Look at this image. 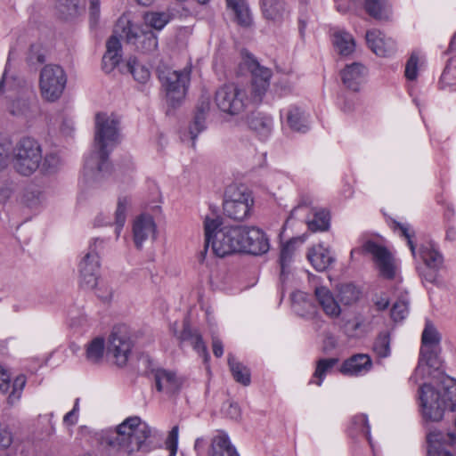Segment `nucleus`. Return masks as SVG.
<instances>
[{
	"mask_svg": "<svg viewBox=\"0 0 456 456\" xmlns=\"http://www.w3.org/2000/svg\"><path fill=\"white\" fill-rule=\"evenodd\" d=\"M409 312V303L404 298L398 299L392 306L391 317L395 322L403 320Z\"/></svg>",
	"mask_w": 456,
	"mask_h": 456,
	"instance_id": "obj_50",
	"label": "nucleus"
},
{
	"mask_svg": "<svg viewBox=\"0 0 456 456\" xmlns=\"http://www.w3.org/2000/svg\"><path fill=\"white\" fill-rule=\"evenodd\" d=\"M393 225L394 230H399L401 236L406 239L412 256L417 258V248L412 240L414 232L411 228L410 224L394 221ZM418 255L426 266L430 268H441L443 265V255L440 253L436 246L431 241L421 244L419 248Z\"/></svg>",
	"mask_w": 456,
	"mask_h": 456,
	"instance_id": "obj_9",
	"label": "nucleus"
},
{
	"mask_svg": "<svg viewBox=\"0 0 456 456\" xmlns=\"http://www.w3.org/2000/svg\"><path fill=\"white\" fill-rule=\"evenodd\" d=\"M264 17L273 22L281 23L288 16L285 4L281 0H262Z\"/></svg>",
	"mask_w": 456,
	"mask_h": 456,
	"instance_id": "obj_29",
	"label": "nucleus"
},
{
	"mask_svg": "<svg viewBox=\"0 0 456 456\" xmlns=\"http://www.w3.org/2000/svg\"><path fill=\"white\" fill-rule=\"evenodd\" d=\"M42 191L36 187H28L23 192L21 201L29 208H37L44 201Z\"/></svg>",
	"mask_w": 456,
	"mask_h": 456,
	"instance_id": "obj_44",
	"label": "nucleus"
},
{
	"mask_svg": "<svg viewBox=\"0 0 456 456\" xmlns=\"http://www.w3.org/2000/svg\"><path fill=\"white\" fill-rule=\"evenodd\" d=\"M42 162V147L30 136L20 138L12 149V166L23 176H30L39 169Z\"/></svg>",
	"mask_w": 456,
	"mask_h": 456,
	"instance_id": "obj_6",
	"label": "nucleus"
},
{
	"mask_svg": "<svg viewBox=\"0 0 456 456\" xmlns=\"http://www.w3.org/2000/svg\"><path fill=\"white\" fill-rule=\"evenodd\" d=\"M243 64L252 76L248 87L250 95L247 94L246 90L233 84L224 85L216 93L215 101L218 109L232 116L244 111L249 102L260 103L270 86L271 69L261 66L252 54H245Z\"/></svg>",
	"mask_w": 456,
	"mask_h": 456,
	"instance_id": "obj_1",
	"label": "nucleus"
},
{
	"mask_svg": "<svg viewBox=\"0 0 456 456\" xmlns=\"http://www.w3.org/2000/svg\"><path fill=\"white\" fill-rule=\"evenodd\" d=\"M422 414L426 419L439 421L445 410H456V379L442 375L437 389L429 384L420 388Z\"/></svg>",
	"mask_w": 456,
	"mask_h": 456,
	"instance_id": "obj_4",
	"label": "nucleus"
},
{
	"mask_svg": "<svg viewBox=\"0 0 456 456\" xmlns=\"http://www.w3.org/2000/svg\"><path fill=\"white\" fill-rule=\"evenodd\" d=\"M154 379L157 390L167 395L178 393L182 387L183 379L171 370L158 369L155 370Z\"/></svg>",
	"mask_w": 456,
	"mask_h": 456,
	"instance_id": "obj_20",
	"label": "nucleus"
},
{
	"mask_svg": "<svg viewBox=\"0 0 456 456\" xmlns=\"http://www.w3.org/2000/svg\"><path fill=\"white\" fill-rule=\"evenodd\" d=\"M104 349V339L100 337L94 338L86 346V360L91 363H99L102 360Z\"/></svg>",
	"mask_w": 456,
	"mask_h": 456,
	"instance_id": "obj_40",
	"label": "nucleus"
},
{
	"mask_svg": "<svg viewBox=\"0 0 456 456\" xmlns=\"http://www.w3.org/2000/svg\"><path fill=\"white\" fill-rule=\"evenodd\" d=\"M118 141V121L112 116L98 113L95 117V150L86 157L84 165V175L87 180L100 182L110 174L109 155Z\"/></svg>",
	"mask_w": 456,
	"mask_h": 456,
	"instance_id": "obj_2",
	"label": "nucleus"
},
{
	"mask_svg": "<svg viewBox=\"0 0 456 456\" xmlns=\"http://www.w3.org/2000/svg\"><path fill=\"white\" fill-rule=\"evenodd\" d=\"M227 6L235 15L237 22L243 26L248 27L251 24V17L249 10L244 0H226Z\"/></svg>",
	"mask_w": 456,
	"mask_h": 456,
	"instance_id": "obj_37",
	"label": "nucleus"
},
{
	"mask_svg": "<svg viewBox=\"0 0 456 456\" xmlns=\"http://www.w3.org/2000/svg\"><path fill=\"white\" fill-rule=\"evenodd\" d=\"M315 297L324 313L330 317H338L341 309L332 293L326 287H317L314 290Z\"/></svg>",
	"mask_w": 456,
	"mask_h": 456,
	"instance_id": "obj_28",
	"label": "nucleus"
},
{
	"mask_svg": "<svg viewBox=\"0 0 456 456\" xmlns=\"http://www.w3.org/2000/svg\"><path fill=\"white\" fill-rule=\"evenodd\" d=\"M67 6L69 15L78 13L79 10L84 6L85 0H64Z\"/></svg>",
	"mask_w": 456,
	"mask_h": 456,
	"instance_id": "obj_59",
	"label": "nucleus"
},
{
	"mask_svg": "<svg viewBox=\"0 0 456 456\" xmlns=\"http://www.w3.org/2000/svg\"><path fill=\"white\" fill-rule=\"evenodd\" d=\"M373 351L379 358L390 355V336L387 332L379 334L373 344Z\"/></svg>",
	"mask_w": 456,
	"mask_h": 456,
	"instance_id": "obj_47",
	"label": "nucleus"
},
{
	"mask_svg": "<svg viewBox=\"0 0 456 456\" xmlns=\"http://www.w3.org/2000/svg\"><path fill=\"white\" fill-rule=\"evenodd\" d=\"M338 358H322L316 362L315 370L309 381V384L322 386L325 377L331 372L338 364Z\"/></svg>",
	"mask_w": 456,
	"mask_h": 456,
	"instance_id": "obj_33",
	"label": "nucleus"
},
{
	"mask_svg": "<svg viewBox=\"0 0 456 456\" xmlns=\"http://www.w3.org/2000/svg\"><path fill=\"white\" fill-rule=\"evenodd\" d=\"M156 224L153 218L149 215L138 216L133 225L134 241L137 248H141L148 239L155 238Z\"/></svg>",
	"mask_w": 456,
	"mask_h": 456,
	"instance_id": "obj_21",
	"label": "nucleus"
},
{
	"mask_svg": "<svg viewBox=\"0 0 456 456\" xmlns=\"http://www.w3.org/2000/svg\"><path fill=\"white\" fill-rule=\"evenodd\" d=\"M308 228L312 232H323L330 227V214L326 210H320L314 213V218L308 223Z\"/></svg>",
	"mask_w": 456,
	"mask_h": 456,
	"instance_id": "obj_45",
	"label": "nucleus"
},
{
	"mask_svg": "<svg viewBox=\"0 0 456 456\" xmlns=\"http://www.w3.org/2000/svg\"><path fill=\"white\" fill-rule=\"evenodd\" d=\"M191 67H185L181 70L167 69L159 72V78L171 106L175 107L184 99L191 81Z\"/></svg>",
	"mask_w": 456,
	"mask_h": 456,
	"instance_id": "obj_7",
	"label": "nucleus"
},
{
	"mask_svg": "<svg viewBox=\"0 0 456 456\" xmlns=\"http://www.w3.org/2000/svg\"><path fill=\"white\" fill-rule=\"evenodd\" d=\"M365 10L370 16L376 20H386L390 16L387 0H365Z\"/></svg>",
	"mask_w": 456,
	"mask_h": 456,
	"instance_id": "obj_35",
	"label": "nucleus"
},
{
	"mask_svg": "<svg viewBox=\"0 0 456 456\" xmlns=\"http://www.w3.org/2000/svg\"><path fill=\"white\" fill-rule=\"evenodd\" d=\"M11 153L10 142L0 139V171L4 169L8 165Z\"/></svg>",
	"mask_w": 456,
	"mask_h": 456,
	"instance_id": "obj_56",
	"label": "nucleus"
},
{
	"mask_svg": "<svg viewBox=\"0 0 456 456\" xmlns=\"http://www.w3.org/2000/svg\"><path fill=\"white\" fill-rule=\"evenodd\" d=\"M253 199L249 192L230 187L223 204L224 215L235 221H243L250 216Z\"/></svg>",
	"mask_w": 456,
	"mask_h": 456,
	"instance_id": "obj_12",
	"label": "nucleus"
},
{
	"mask_svg": "<svg viewBox=\"0 0 456 456\" xmlns=\"http://www.w3.org/2000/svg\"><path fill=\"white\" fill-rule=\"evenodd\" d=\"M130 204V200L127 197H119L118 200L117 209L115 211V232L117 237L119 236L120 232L126 223V210Z\"/></svg>",
	"mask_w": 456,
	"mask_h": 456,
	"instance_id": "obj_42",
	"label": "nucleus"
},
{
	"mask_svg": "<svg viewBox=\"0 0 456 456\" xmlns=\"http://www.w3.org/2000/svg\"><path fill=\"white\" fill-rule=\"evenodd\" d=\"M441 337L430 322H427L421 336V347H439Z\"/></svg>",
	"mask_w": 456,
	"mask_h": 456,
	"instance_id": "obj_43",
	"label": "nucleus"
},
{
	"mask_svg": "<svg viewBox=\"0 0 456 456\" xmlns=\"http://www.w3.org/2000/svg\"><path fill=\"white\" fill-rule=\"evenodd\" d=\"M440 268H430L428 266L418 267L420 277L427 282L436 283L437 281V273Z\"/></svg>",
	"mask_w": 456,
	"mask_h": 456,
	"instance_id": "obj_55",
	"label": "nucleus"
},
{
	"mask_svg": "<svg viewBox=\"0 0 456 456\" xmlns=\"http://www.w3.org/2000/svg\"><path fill=\"white\" fill-rule=\"evenodd\" d=\"M11 376L9 372L0 365V391L5 393L10 387Z\"/></svg>",
	"mask_w": 456,
	"mask_h": 456,
	"instance_id": "obj_61",
	"label": "nucleus"
},
{
	"mask_svg": "<svg viewBox=\"0 0 456 456\" xmlns=\"http://www.w3.org/2000/svg\"><path fill=\"white\" fill-rule=\"evenodd\" d=\"M93 289H95L97 297L103 301H108L112 297V289L103 281L98 280V284Z\"/></svg>",
	"mask_w": 456,
	"mask_h": 456,
	"instance_id": "obj_54",
	"label": "nucleus"
},
{
	"mask_svg": "<svg viewBox=\"0 0 456 456\" xmlns=\"http://www.w3.org/2000/svg\"><path fill=\"white\" fill-rule=\"evenodd\" d=\"M281 117L286 120L288 126L293 131L305 133L309 129L308 116L297 106L292 105L282 110Z\"/></svg>",
	"mask_w": 456,
	"mask_h": 456,
	"instance_id": "obj_23",
	"label": "nucleus"
},
{
	"mask_svg": "<svg viewBox=\"0 0 456 456\" xmlns=\"http://www.w3.org/2000/svg\"><path fill=\"white\" fill-rule=\"evenodd\" d=\"M222 218L219 216L205 217V250L211 245L213 253L219 257L240 252L241 226H222Z\"/></svg>",
	"mask_w": 456,
	"mask_h": 456,
	"instance_id": "obj_5",
	"label": "nucleus"
},
{
	"mask_svg": "<svg viewBox=\"0 0 456 456\" xmlns=\"http://www.w3.org/2000/svg\"><path fill=\"white\" fill-rule=\"evenodd\" d=\"M12 442V436L10 431L5 428H0V447L7 448Z\"/></svg>",
	"mask_w": 456,
	"mask_h": 456,
	"instance_id": "obj_63",
	"label": "nucleus"
},
{
	"mask_svg": "<svg viewBox=\"0 0 456 456\" xmlns=\"http://www.w3.org/2000/svg\"><path fill=\"white\" fill-rule=\"evenodd\" d=\"M121 73H130L135 81L145 84L151 77L150 70L141 64L135 57H130L125 65L120 67Z\"/></svg>",
	"mask_w": 456,
	"mask_h": 456,
	"instance_id": "obj_32",
	"label": "nucleus"
},
{
	"mask_svg": "<svg viewBox=\"0 0 456 456\" xmlns=\"http://www.w3.org/2000/svg\"><path fill=\"white\" fill-rule=\"evenodd\" d=\"M133 346L126 327H115L109 338L107 353L114 358L118 366L123 367L128 361Z\"/></svg>",
	"mask_w": 456,
	"mask_h": 456,
	"instance_id": "obj_13",
	"label": "nucleus"
},
{
	"mask_svg": "<svg viewBox=\"0 0 456 456\" xmlns=\"http://www.w3.org/2000/svg\"><path fill=\"white\" fill-rule=\"evenodd\" d=\"M102 240L94 239L79 264V285L85 289H93L98 284L99 251L102 248Z\"/></svg>",
	"mask_w": 456,
	"mask_h": 456,
	"instance_id": "obj_10",
	"label": "nucleus"
},
{
	"mask_svg": "<svg viewBox=\"0 0 456 456\" xmlns=\"http://www.w3.org/2000/svg\"><path fill=\"white\" fill-rule=\"evenodd\" d=\"M209 456H239V454L231 444L228 436L225 433H220L212 439Z\"/></svg>",
	"mask_w": 456,
	"mask_h": 456,
	"instance_id": "obj_31",
	"label": "nucleus"
},
{
	"mask_svg": "<svg viewBox=\"0 0 456 456\" xmlns=\"http://www.w3.org/2000/svg\"><path fill=\"white\" fill-rule=\"evenodd\" d=\"M365 38L369 48L378 56L387 57L396 51L395 41L386 37L379 30H368Z\"/></svg>",
	"mask_w": 456,
	"mask_h": 456,
	"instance_id": "obj_18",
	"label": "nucleus"
},
{
	"mask_svg": "<svg viewBox=\"0 0 456 456\" xmlns=\"http://www.w3.org/2000/svg\"><path fill=\"white\" fill-rule=\"evenodd\" d=\"M294 252V241L289 240L286 244L282 245L279 258L281 267L280 278L281 282L285 281L288 274L289 273L290 264L293 260Z\"/></svg>",
	"mask_w": 456,
	"mask_h": 456,
	"instance_id": "obj_34",
	"label": "nucleus"
},
{
	"mask_svg": "<svg viewBox=\"0 0 456 456\" xmlns=\"http://www.w3.org/2000/svg\"><path fill=\"white\" fill-rule=\"evenodd\" d=\"M241 251L261 255L268 251L269 242L264 232L256 227L241 226Z\"/></svg>",
	"mask_w": 456,
	"mask_h": 456,
	"instance_id": "obj_16",
	"label": "nucleus"
},
{
	"mask_svg": "<svg viewBox=\"0 0 456 456\" xmlns=\"http://www.w3.org/2000/svg\"><path fill=\"white\" fill-rule=\"evenodd\" d=\"M222 412L229 419L238 420L240 418V408L236 403L225 402L222 406Z\"/></svg>",
	"mask_w": 456,
	"mask_h": 456,
	"instance_id": "obj_52",
	"label": "nucleus"
},
{
	"mask_svg": "<svg viewBox=\"0 0 456 456\" xmlns=\"http://www.w3.org/2000/svg\"><path fill=\"white\" fill-rule=\"evenodd\" d=\"M228 365L236 382L240 383L243 386H248L250 384L251 380L249 370L242 363L238 362L231 354L228 355Z\"/></svg>",
	"mask_w": 456,
	"mask_h": 456,
	"instance_id": "obj_38",
	"label": "nucleus"
},
{
	"mask_svg": "<svg viewBox=\"0 0 456 456\" xmlns=\"http://www.w3.org/2000/svg\"><path fill=\"white\" fill-rule=\"evenodd\" d=\"M14 191V183L12 181H4L0 184V203H5Z\"/></svg>",
	"mask_w": 456,
	"mask_h": 456,
	"instance_id": "obj_58",
	"label": "nucleus"
},
{
	"mask_svg": "<svg viewBox=\"0 0 456 456\" xmlns=\"http://www.w3.org/2000/svg\"><path fill=\"white\" fill-rule=\"evenodd\" d=\"M372 368V361L366 354H356L346 359L340 366V372L344 375L361 376L366 374Z\"/></svg>",
	"mask_w": 456,
	"mask_h": 456,
	"instance_id": "obj_22",
	"label": "nucleus"
},
{
	"mask_svg": "<svg viewBox=\"0 0 456 456\" xmlns=\"http://www.w3.org/2000/svg\"><path fill=\"white\" fill-rule=\"evenodd\" d=\"M151 429L137 417H129L119 424L116 431L103 438L106 452L110 454L131 455L136 452H149Z\"/></svg>",
	"mask_w": 456,
	"mask_h": 456,
	"instance_id": "obj_3",
	"label": "nucleus"
},
{
	"mask_svg": "<svg viewBox=\"0 0 456 456\" xmlns=\"http://www.w3.org/2000/svg\"><path fill=\"white\" fill-rule=\"evenodd\" d=\"M8 110L12 116L25 119L31 118L37 111L36 97L31 88L20 87L17 95L10 102Z\"/></svg>",
	"mask_w": 456,
	"mask_h": 456,
	"instance_id": "obj_14",
	"label": "nucleus"
},
{
	"mask_svg": "<svg viewBox=\"0 0 456 456\" xmlns=\"http://www.w3.org/2000/svg\"><path fill=\"white\" fill-rule=\"evenodd\" d=\"M90 20L92 25H96L100 16V0H90Z\"/></svg>",
	"mask_w": 456,
	"mask_h": 456,
	"instance_id": "obj_60",
	"label": "nucleus"
},
{
	"mask_svg": "<svg viewBox=\"0 0 456 456\" xmlns=\"http://www.w3.org/2000/svg\"><path fill=\"white\" fill-rule=\"evenodd\" d=\"M419 56L413 52L405 65V77L409 80H415L418 77Z\"/></svg>",
	"mask_w": 456,
	"mask_h": 456,
	"instance_id": "obj_51",
	"label": "nucleus"
},
{
	"mask_svg": "<svg viewBox=\"0 0 456 456\" xmlns=\"http://www.w3.org/2000/svg\"><path fill=\"white\" fill-rule=\"evenodd\" d=\"M359 289L351 283L342 284L338 289V298L344 305H352L359 299Z\"/></svg>",
	"mask_w": 456,
	"mask_h": 456,
	"instance_id": "obj_46",
	"label": "nucleus"
},
{
	"mask_svg": "<svg viewBox=\"0 0 456 456\" xmlns=\"http://www.w3.org/2000/svg\"><path fill=\"white\" fill-rule=\"evenodd\" d=\"M356 252L370 255L381 277L387 280H393L395 278V258L385 246L369 240H366L360 248L353 249L351 256Z\"/></svg>",
	"mask_w": 456,
	"mask_h": 456,
	"instance_id": "obj_11",
	"label": "nucleus"
},
{
	"mask_svg": "<svg viewBox=\"0 0 456 456\" xmlns=\"http://www.w3.org/2000/svg\"><path fill=\"white\" fill-rule=\"evenodd\" d=\"M178 426H174L172 429L169 431L168 436L167 437L166 445L167 448L169 450L171 455H175L176 453L178 444Z\"/></svg>",
	"mask_w": 456,
	"mask_h": 456,
	"instance_id": "obj_53",
	"label": "nucleus"
},
{
	"mask_svg": "<svg viewBox=\"0 0 456 456\" xmlns=\"http://www.w3.org/2000/svg\"><path fill=\"white\" fill-rule=\"evenodd\" d=\"M193 349L200 354L204 357V361L207 362L209 359V354L207 349L206 345L203 342V339L200 335L193 337V339L191 342Z\"/></svg>",
	"mask_w": 456,
	"mask_h": 456,
	"instance_id": "obj_57",
	"label": "nucleus"
},
{
	"mask_svg": "<svg viewBox=\"0 0 456 456\" xmlns=\"http://www.w3.org/2000/svg\"><path fill=\"white\" fill-rule=\"evenodd\" d=\"M354 423H359L361 425V432L365 435L369 442L370 443V427L368 425V419L365 415H359L354 419Z\"/></svg>",
	"mask_w": 456,
	"mask_h": 456,
	"instance_id": "obj_62",
	"label": "nucleus"
},
{
	"mask_svg": "<svg viewBox=\"0 0 456 456\" xmlns=\"http://www.w3.org/2000/svg\"><path fill=\"white\" fill-rule=\"evenodd\" d=\"M212 351L216 357H221L224 354V345L221 339L217 337L212 338Z\"/></svg>",
	"mask_w": 456,
	"mask_h": 456,
	"instance_id": "obj_64",
	"label": "nucleus"
},
{
	"mask_svg": "<svg viewBox=\"0 0 456 456\" xmlns=\"http://www.w3.org/2000/svg\"><path fill=\"white\" fill-rule=\"evenodd\" d=\"M61 166V159L58 153L48 152L42 157V162L40 164V169L45 174L55 173Z\"/></svg>",
	"mask_w": 456,
	"mask_h": 456,
	"instance_id": "obj_48",
	"label": "nucleus"
},
{
	"mask_svg": "<svg viewBox=\"0 0 456 456\" xmlns=\"http://www.w3.org/2000/svg\"><path fill=\"white\" fill-rule=\"evenodd\" d=\"M26 381V377L23 375H20L14 379L12 390L7 398V402L10 405H14L20 399Z\"/></svg>",
	"mask_w": 456,
	"mask_h": 456,
	"instance_id": "obj_49",
	"label": "nucleus"
},
{
	"mask_svg": "<svg viewBox=\"0 0 456 456\" xmlns=\"http://www.w3.org/2000/svg\"><path fill=\"white\" fill-rule=\"evenodd\" d=\"M209 110L210 102L208 98L202 100L197 106L193 122L189 127V135L192 147L195 146V141L198 137V134L204 131L206 128L205 121Z\"/></svg>",
	"mask_w": 456,
	"mask_h": 456,
	"instance_id": "obj_25",
	"label": "nucleus"
},
{
	"mask_svg": "<svg viewBox=\"0 0 456 456\" xmlns=\"http://www.w3.org/2000/svg\"><path fill=\"white\" fill-rule=\"evenodd\" d=\"M332 43L335 50L342 56H348L355 50L353 36L344 30H337L333 33Z\"/></svg>",
	"mask_w": 456,
	"mask_h": 456,
	"instance_id": "obj_30",
	"label": "nucleus"
},
{
	"mask_svg": "<svg viewBox=\"0 0 456 456\" xmlns=\"http://www.w3.org/2000/svg\"><path fill=\"white\" fill-rule=\"evenodd\" d=\"M248 124L262 140H265L272 133L273 121L269 115L256 112L248 118Z\"/></svg>",
	"mask_w": 456,
	"mask_h": 456,
	"instance_id": "obj_26",
	"label": "nucleus"
},
{
	"mask_svg": "<svg viewBox=\"0 0 456 456\" xmlns=\"http://www.w3.org/2000/svg\"><path fill=\"white\" fill-rule=\"evenodd\" d=\"M427 442L428 456H452L444 445H454L456 444V435L454 433L444 435L439 431H433L427 436Z\"/></svg>",
	"mask_w": 456,
	"mask_h": 456,
	"instance_id": "obj_19",
	"label": "nucleus"
},
{
	"mask_svg": "<svg viewBox=\"0 0 456 456\" xmlns=\"http://www.w3.org/2000/svg\"><path fill=\"white\" fill-rule=\"evenodd\" d=\"M126 42L136 45L143 53H153L158 49V37L151 30H143L128 22L124 28Z\"/></svg>",
	"mask_w": 456,
	"mask_h": 456,
	"instance_id": "obj_15",
	"label": "nucleus"
},
{
	"mask_svg": "<svg viewBox=\"0 0 456 456\" xmlns=\"http://www.w3.org/2000/svg\"><path fill=\"white\" fill-rule=\"evenodd\" d=\"M307 258L318 272L328 269L334 262L330 251L322 245L314 246L308 251Z\"/></svg>",
	"mask_w": 456,
	"mask_h": 456,
	"instance_id": "obj_27",
	"label": "nucleus"
},
{
	"mask_svg": "<svg viewBox=\"0 0 456 456\" xmlns=\"http://www.w3.org/2000/svg\"><path fill=\"white\" fill-rule=\"evenodd\" d=\"M171 20L169 12H147L143 15L145 25L156 30L163 29Z\"/></svg>",
	"mask_w": 456,
	"mask_h": 456,
	"instance_id": "obj_39",
	"label": "nucleus"
},
{
	"mask_svg": "<svg viewBox=\"0 0 456 456\" xmlns=\"http://www.w3.org/2000/svg\"><path fill=\"white\" fill-rule=\"evenodd\" d=\"M368 74L367 68L360 62L346 65L340 71L343 85L353 92H358L365 83Z\"/></svg>",
	"mask_w": 456,
	"mask_h": 456,
	"instance_id": "obj_17",
	"label": "nucleus"
},
{
	"mask_svg": "<svg viewBox=\"0 0 456 456\" xmlns=\"http://www.w3.org/2000/svg\"><path fill=\"white\" fill-rule=\"evenodd\" d=\"M121 43L116 36H111L106 43V53L102 57V69L105 73H110L120 63Z\"/></svg>",
	"mask_w": 456,
	"mask_h": 456,
	"instance_id": "obj_24",
	"label": "nucleus"
},
{
	"mask_svg": "<svg viewBox=\"0 0 456 456\" xmlns=\"http://www.w3.org/2000/svg\"><path fill=\"white\" fill-rule=\"evenodd\" d=\"M441 88L456 90V56H452L440 78Z\"/></svg>",
	"mask_w": 456,
	"mask_h": 456,
	"instance_id": "obj_41",
	"label": "nucleus"
},
{
	"mask_svg": "<svg viewBox=\"0 0 456 456\" xmlns=\"http://www.w3.org/2000/svg\"><path fill=\"white\" fill-rule=\"evenodd\" d=\"M67 83L64 69L56 64H47L40 71L39 89L44 100L53 102L62 94Z\"/></svg>",
	"mask_w": 456,
	"mask_h": 456,
	"instance_id": "obj_8",
	"label": "nucleus"
},
{
	"mask_svg": "<svg viewBox=\"0 0 456 456\" xmlns=\"http://www.w3.org/2000/svg\"><path fill=\"white\" fill-rule=\"evenodd\" d=\"M438 354L439 347H427L425 349L424 347H420L419 363L416 368V371L420 370L422 364H426L428 367L434 370H439L442 362Z\"/></svg>",
	"mask_w": 456,
	"mask_h": 456,
	"instance_id": "obj_36",
	"label": "nucleus"
}]
</instances>
